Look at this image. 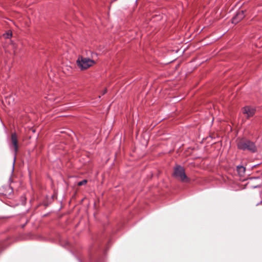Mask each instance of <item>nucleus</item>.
I'll list each match as a JSON object with an SVG mask.
<instances>
[{"instance_id":"obj_1","label":"nucleus","mask_w":262,"mask_h":262,"mask_svg":"<svg viewBox=\"0 0 262 262\" xmlns=\"http://www.w3.org/2000/svg\"><path fill=\"white\" fill-rule=\"evenodd\" d=\"M237 148L243 150H249L252 152L256 151V147L254 142L247 139H241L237 143Z\"/></svg>"},{"instance_id":"obj_2","label":"nucleus","mask_w":262,"mask_h":262,"mask_svg":"<svg viewBox=\"0 0 262 262\" xmlns=\"http://www.w3.org/2000/svg\"><path fill=\"white\" fill-rule=\"evenodd\" d=\"M96 63L94 59H91L89 57H79L77 60V66L81 70H85L93 66Z\"/></svg>"},{"instance_id":"obj_3","label":"nucleus","mask_w":262,"mask_h":262,"mask_svg":"<svg viewBox=\"0 0 262 262\" xmlns=\"http://www.w3.org/2000/svg\"><path fill=\"white\" fill-rule=\"evenodd\" d=\"M11 143L10 145V148L11 149H13L14 152V159H13V169L14 163H15V162L16 160V153L18 149L17 136L15 133H13L11 134Z\"/></svg>"},{"instance_id":"obj_4","label":"nucleus","mask_w":262,"mask_h":262,"mask_svg":"<svg viewBox=\"0 0 262 262\" xmlns=\"http://www.w3.org/2000/svg\"><path fill=\"white\" fill-rule=\"evenodd\" d=\"M173 176L182 181H187L188 178L185 174V170L180 165L177 166L174 169Z\"/></svg>"},{"instance_id":"obj_5","label":"nucleus","mask_w":262,"mask_h":262,"mask_svg":"<svg viewBox=\"0 0 262 262\" xmlns=\"http://www.w3.org/2000/svg\"><path fill=\"white\" fill-rule=\"evenodd\" d=\"M245 17L244 11L239 10L232 19L233 24H237Z\"/></svg>"},{"instance_id":"obj_6","label":"nucleus","mask_w":262,"mask_h":262,"mask_svg":"<svg viewBox=\"0 0 262 262\" xmlns=\"http://www.w3.org/2000/svg\"><path fill=\"white\" fill-rule=\"evenodd\" d=\"M255 110L250 106H246L243 108V112L248 118L252 116L255 114Z\"/></svg>"},{"instance_id":"obj_7","label":"nucleus","mask_w":262,"mask_h":262,"mask_svg":"<svg viewBox=\"0 0 262 262\" xmlns=\"http://www.w3.org/2000/svg\"><path fill=\"white\" fill-rule=\"evenodd\" d=\"M3 103L5 105L7 104L9 105H12L14 104V98L12 95H10L5 97V100H3Z\"/></svg>"},{"instance_id":"obj_8","label":"nucleus","mask_w":262,"mask_h":262,"mask_svg":"<svg viewBox=\"0 0 262 262\" xmlns=\"http://www.w3.org/2000/svg\"><path fill=\"white\" fill-rule=\"evenodd\" d=\"M237 170L239 174H243L245 171V168L243 166H237Z\"/></svg>"},{"instance_id":"obj_9","label":"nucleus","mask_w":262,"mask_h":262,"mask_svg":"<svg viewBox=\"0 0 262 262\" xmlns=\"http://www.w3.org/2000/svg\"><path fill=\"white\" fill-rule=\"evenodd\" d=\"M3 35H4V37L6 38H9L10 37H11L12 36V34L11 31H8V32H7L5 34H4Z\"/></svg>"},{"instance_id":"obj_10","label":"nucleus","mask_w":262,"mask_h":262,"mask_svg":"<svg viewBox=\"0 0 262 262\" xmlns=\"http://www.w3.org/2000/svg\"><path fill=\"white\" fill-rule=\"evenodd\" d=\"M86 183H87V180H82V181H81L79 182L78 183L77 185H78V186H82V185H83L85 184Z\"/></svg>"},{"instance_id":"obj_11","label":"nucleus","mask_w":262,"mask_h":262,"mask_svg":"<svg viewBox=\"0 0 262 262\" xmlns=\"http://www.w3.org/2000/svg\"><path fill=\"white\" fill-rule=\"evenodd\" d=\"M257 180L259 181V184L255 186H253V188H256L259 187L260 186V184H262V180L260 179H257Z\"/></svg>"},{"instance_id":"obj_12","label":"nucleus","mask_w":262,"mask_h":262,"mask_svg":"<svg viewBox=\"0 0 262 262\" xmlns=\"http://www.w3.org/2000/svg\"><path fill=\"white\" fill-rule=\"evenodd\" d=\"M91 59H94V58L97 57V53H94V52H91Z\"/></svg>"},{"instance_id":"obj_13","label":"nucleus","mask_w":262,"mask_h":262,"mask_svg":"<svg viewBox=\"0 0 262 262\" xmlns=\"http://www.w3.org/2000/svg\"><path fill=\"white\" fill-rule=\"evenodd\" d=\"M106 93V90H104L103 92L102 95H104Z\"/></svg>"}]
</instances>
